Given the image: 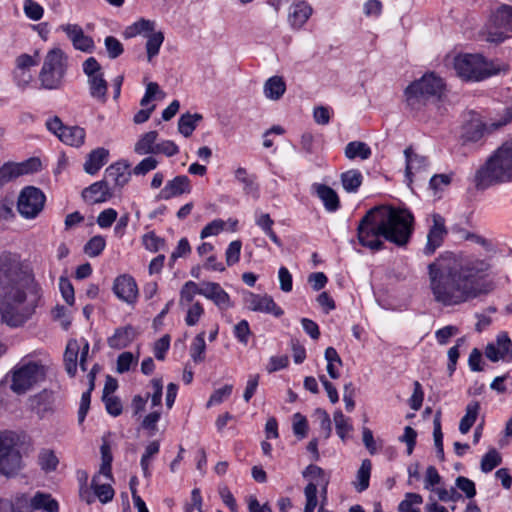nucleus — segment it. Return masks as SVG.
Instances as JSON below:
<instances>
[{"label":"nucleus","mask_w":512,"mask_h":512,"mask_svg":"<svg viewBox=\"0 0 512 512\" xmlns=\"http://www.w3.org/2000/svg\"><path fill=\"white\" fill-rule=\"evenodd\" d=\"M156 31V22L153 20L140 18L131 25L127 26L124 30V36L126 38H133L138 35L147 37Z\"/></svg>","instance_id":"28"},{"label":"nucleus","mask_w":512,"mask_h":512,"mask_svg":"<svg viewBox=\"0 0 512 512\" xmlns=\"http://www.w3.org/2000/svg\"><path fill=\"white\" fill-rule=\"evenodd\" d=\"M109 156L105 148H97L91 151L84 163V170L87 174H96L107 162Z\"/></svg>","instance_id":"25"},{"label":"nucleus","mask_w":512,"mask_h":512,"mask_svg":"<svg viewBox=\"0 0 512 512\" xmlns=\"http://www.w3.org/2000/svg\"><path fill=\"white\" fill-rule=\"evenodd\" d=\"M30 506L33 509H43L47 512H58V502L50 494L37 492L30 500Z\"/></svg>","instance_id":"35"},{"label":"nucleus","mask_w":512,"mask_h":512,"mask_svg":"<svg viewBox=\"0 0 512 512\" xmlns=\"http://www.w3.org/2000/svg\"><path fill=\"white\" fill-rule=\"evenodd\" d=\"M336 433L342 439L345 440L347 435L352 431L353 426L341 410H337L333 416Z\"/></svg>","instance_id":"46"},{"label":"nucleus","mask_w":512,"mask_h":512,"mask_svg":"<svg viewBox=\"0 0 512 512\" xmlns=\"http://www.w3.org/2000/svg\"><path fill=\"white\" fill-rule=\"evenodd\" d=\"M13 79L18 88L25 90L31 86L33 82V74L28 70L14 68Z\"/></svg>","instance_id":"51"},{"label":"nucleus","mask_w":512,"mask_h":512,"mask_svg":"<svg viewBox=\"0 0 512 512\" xmlns=\"http://www.w3.org/2000/svg\"><path fill=\"white\" fill-rule=\"evenodd\" d=\"M186 307V325L190 327L197 325L201 317L204 315L203 305L199 301H196L195 303H192Z\"/></svg>","instance_id":"48"},{"label":"nucleus","mask_w":512,"mask_h":512,"mask_svg":"<svg viewBox=\"0 0 512 512\" xmlns=\"http://www.w3.org/2000/svg\"><path fill=\"white\" fill-rule=\"evenodd\" d=\"M14 165L18 175L21 176L38 171L41 167V162L37 158H30L21 163H14Z\"/></svg>","instance_id":"59"},{"label":"nucleus","mask_w":512,"mask_h":512,"mask_svg":"<svg viewBox=\"0 0 512 512\" xmlns=\"http://www.w3.org/2000/svg\"><path fill=\"white\" fill-rule=\"evenodd\" d=\"M486 125L478 117H472L461 129V138L465 143H476L482 139Z\"/></svg>","instance_id":"21"},{"label":"nucleus","mask_w":512,"mask_h":512,"mask_svg":"<svg viewBox=\"0 0 512 512\" xmlns=\"http://www.w3.org/2000/svg\"><path fill=\"white\" fill-rule=\"evenodd\" d=\"M454 69L464 80L481 81L499 72V68L479 54H461L454 58Z\"/></svg>","instance_id":"7"},{"label":"nucleus","mask_w":512,"mask_h":512,"mask_svg":"<svg viewBox=\"0 0 512 512\" xmlns=\"http://www.w3.org/2000/svg\"><path fill=\"white\" fill-rule=\"evenodd\" d=\"M68 70V57L60 48L49 50L38 74L39 88L59 90L64 86Z\"/></svg>","instance_id":"5"},{"label":"nucleus","mask_w":512,"mask_h":512,"mask_svg":"<svg viewBox=\"0 0 512 512\" xmlns=\"http://www.w3.org/2000/svg\"><path fill=\"white\" fill-rule=\"evenodd\" d=\"M293 432L294 434L303 439L308 433V423L305 416L300 413H296L293 416Z\"/></svg>","instance_id":"61"},{"label":"nucleus","mask_w":512,"mask_h":512,"mask_svg":"<svg viewBox=\"0 0 512 512\" xmlns=\"http://www.w3.org/2000/svg\"><path fill=\"white\" fill-rule=\"evenodd\" d=\"M494 25L500 30L499 41L508 37V33L512 32V7L502 6L494 15Z\"/></svg>","instance_id":"24"},{"label":"nucleus","mask_w":512,"mask_h":512,"mask_svg":"<svg viewBox=\"0 0 512 512\" xmlns=\"http://www.w3.org/2000/svg\"><path fill=\"white\" fill-rule=\"evenodd\" d=\"M41 288L20 257L0 254V317L9 326L22 325L35 311Z\"/></svg>","instance_id":"2"},{"label":"nucleus","mask_w":512,"mask_h":512,"mask_svg":"<svg viewBox=\"0 0 512 512\" xmlns=\"http://www.w3.org/2000/svg\"><path fill=\"white\" fill-rule=\"evenodd\" d=\"M202 115L195 113L183 114L178 120V131L184 136L189 137L195 130L199 121L202 120Z\"/></svg>","instance_id":"43"},{"label":"nucleus","mask_w":512,"mask_h":512,"mask_svg":"<svg viewBox=\"0 0 512 512\" xmlns=\"http://www.w3.org/2000/svg\"><path fill=\"white\" fill-rule=\"evenodd\" d=\"M158 133L149 131L143 134L135 143L134 151L138 155L155 154L157 148Z\"/></svg>","instance_id":"31"},{"label":"nucleus","mask_w":512,"mask_h":512,"mask_svg":"<svg viewBox=\"0 0 512 512\" xmlns=\"http://www.w3.org/2000/svg\"><path fill=\"white\" fill-rule=\"evenodd\" d=\"M106 246L104 237L97 235L92 237L84 246V252L89 257L99 256Z\"/></svg>","instance_id":"49"},{"label":"nucleus","mask_w":512,"mask_h":512,"mask_svg":"<svg viewBox=\"0 0 512 512\" xmlns=\"http://www.w3.org/2000/svg\"><path fill=\"white\" fill-rule=\"evenodd\" d=\"M264 95L271 100H278L286 90V84L279 76L270 77L264 84Z\"/></svg>","instance_id":"36"},{"label":"nucleus","mask_w":512,"mask_h":512,"mask_svg":"<svg viewBox=\"0 0 512 512\" xmlns=\"http://www.w3.org/2000/svg\"><path fill=\"white\" fill-rule=\"evenodd\" d=\"M317 196L323 202L329 212H334L339 208V197L337 193L329 186L318 184L315 186Z\"/></svg>","instance_id":"30"},{"label":"nucleus","mask_w":512,"mask_h":512,"mask_svg":"<svg viewBox=\"0 0 512 512\" xmlns=\"http://www.w3.org/2000/svg\"><path fill=\"white\" fill-rule=\"evenodd\" d=\"M233 390V386L231 384H226L223 387L216 389L212 395L210 396L207 407H211L213 405H218L222 403L226 398H228Z\"/></svg>","instance_id":"56"},{"label":"nucleus","mask_w":512,"mask_h":512,"mask_svg":"<svg viewBox=\"0 0 512 512\" xmlns=\"http://www.w3.org/2000/svg\"><path fill=\"white\" fill-rule=\"evenodd\" d=\"M304 495L306 498V504L304 512H314L318 501H317V488L312 483H308L304 489Z\"/></svg>","instance_id":"58"},{"label":"nucleus","mask_w":512,"mask_h":512,"mask_svg":"<svg viewBox=\"0 0 512 512\" xmlns=\"http://www.w3.org/2000/svg\"><path fill=\"white\" fill-rule=\"evenodd\" d=\"M44 203L43 192L36 187L27 186L20 192L17 209L24 218L33 219L42 211Z\"/></svg>","instance_id":"10"},{"label":"nucleus","mask_w":512,"mask_h":512,"mask_svg":"<svg viewBox=\"0 0 512 512\" xmlns=\"http://www.w3.org/2000/svg\"><path fill=\"white\" fill-rule=\"evenodd\" d=\"M190 180L185 175H179L169 180L163 189H161L158 197L163 200H169L182 194L190 193Z\"/></svg>","instance_id":"18"},{"label":"nucleus","mask_w":512,"mask_h":512,"mask_svg":"<svg viewBox=\"0 0 512 512\" xmlns=\"http://www.w3.org/2000/svg\"><path fill=\"white\" fill-rule=\"evenodd\" d=\"M21 467V455L15 447L14 438L0 433V473L12 475Z\"/></svg>","instance_id":"9"},{"label":"nucleus","mask_w":512,"mask_h":512,"mask_svg":"<svg viewBox=\"0 0 512 512\" xmlns=\"http://www.w3.org/2000/svg\"><path fill=\"white\" fill-rule=\"evenodd\" d=\"M236 180L243 185L245 194L250 195L254 199L259 198V187L255 182V176L250 175L245 168L239 167L235 170Z\"/></svg>","instance_id":"29"},{"label":"nucleus","mask_w":512,"mask_h":512,"mask_svg":"<svg viewBox=\"0 0 512 512\" xmlns=\"http://www.w3.org/2000/svg\"><path fill=\"white\" fill-rule=\"evenodd\" d=\"M304 478L309 479V483L315 485V488H321V495L326 499L327 487L329 485L330 478L325 471L316 465L310 464L302 472Z\"/></svg>","instance_id":"23"},{"label":"nucleus","mask_w":512,"mask_h":512,"mask_svg":"<svg viewBox=\"0 0 512 512\" xmlns=\"http://www.w3.org/2000/svg\"><path fill=\"white\" fill-rule=\"evenodd\" d=\"M202 296L211 300L222 311L234 306L229 294L216 282H204Z\"/></svg>","instance_id":"16"},{"label":"nucleus","mask_w":512,"mask_h":512,"mask_svg":"<svg viewBox=\"0 0 512 512\" xmlns=\"http://www.w3.org/2000/svg\"><path fill=\"white\" fill-rule=\"evenodd\" d=\"M87 83L90 96L100 103H105L107 101L108 83L104 74L87 78Z\"/></svg>","instance_id":"27"},{"label":"nucleus","mask_w":512,"mask_h":512,"mask_svg":"<svg viewBox=\"0 0 512 512\" xmlns=\"http://www.w3.org/2000/svg\"><path fill=\"white\" fill-rule=\"evenodd\" d=\"M23 10L25 15L33 21L40 20L44 13L43 7L34 0H25Z\"/></svg>","instance_id":"52"},{"label":"nucleus","mask_w":512,"mask_h":512,"mask_svg":"<svg viewBox=\"0 0 512 512\" xmlns=\"http://www.w3.org/2000/svg\"><path fill=\"white\" fill-rule=\"evenodd\" d=\"M242 243L240 240L232 241L225 252L226 263L228 266L236 264L240 259Z\"/></svg>","instance_id":"57"},{"label":"nucleus","mask_w":512,"mask_h":512,"mask_svg":"<svg viewBox=\"0 0 512 512\" xmlns=\"http://www.w3.org/2000/svg\"><path fill=\"white\" fill-rule=\"evenodd\" d=\"M142 243L150 252H158L165 246V240L151 231L143 235Z\"/></svg>","instance_id":"50"},{"label":"nucleus","mask_w":512,"mask_h":512,"mask_svg":"<svg viewBox=\"0 0 512 512\" xmlns=\"http://www.w3.org/2000/svg\"><path fill=\"white\" fill-rule=\"evenodd\" d=\"M73 44V47L83 52H92L94 49L93 39L84 34L81 26L78 24H63L59 27Z\"/></svg>","instance_id":"15"},{"label":"nucleus","mask_w":512,"mask_h":512,"mask_svg":"<svg viewBox=\"0 0 512 512\" xmlns=\"http://www.w3.org/2000/svg\"><path fill=\"white\" fill-rule=\"evenodd\" d=\"M130 177L129 165L124 162L111 164L106 168L104 174V180L108 185L112 184L113 189L123 188L129 182Z\"/></svg>","instance_id":"17"},{"label":"nucleus","mask_w":512,"mask_h":512,"mask_svg":"<svg viewBox=\"0 0 512 512\" xmlns=\"http://www.w3.org/2000/svg\"><path fill=\"white\" fill-rule=\"evenodd\" d=\"M492 265L488 258L444 252L428 265L433 299L443 306L463 304L493 289L487 280Z\"/></svg>","instance_id":"1"},{"label":"nucleus","mask_w":512,"mask_h":512,"mask_svg":"<svg viewBox=\"0 0 512 512\" xmlns=\"http://www.w3.org/2000/svg\"><path fill=\"white\" fill-rule=\"evenodd\" d=\"M432 225L427 234V242L423 248V253L427 256L432 255L439 247L442 246L444 238L448 231L445 225V219L440 214L431 216Z\"/></svg>","instance_id":"11"},{"label":"nucleus","mask_w":512,"mask_h":512,"mask_svg":"<svg viewBox=\"0 0 512 512\" xmlns=\"http://www.w3.org/2000/svg\"><path fill=\"white\" fill-rule=\"evenodd\" d=\"M480 410V404L477 401H471L466 406V413L460 420L459 431L462 434H467L471 427L476 422Z\"/></svg>","instance_id":"37"},{"label":"nucleus","mask_w":512,"mask_h":512,"mask_svg":"<svg viewBox=\"0 0 512 512\" xmlns=\"http://www.w3.org/2000/svg\"><path fill=\"white\" fill-rule=\"evenodd\" d=\"M371 154V148L361 141L349 142L345 147V156L350 160L355 158L366 160L371 156Z\"/></svg>","instance_id":"40"},{"label":"nucleus","mask_w":512,"mask_h":512,"mask_svg":"<svg viewBox=\"0 0 512 512\" xmlns=\"http://www.w3.org/2000/svg\"><path fill=\"white\" fill-rule=\"evenodd\" d=\"M59 289L65 302L68 305H73L75 301L74 288L68 278L60 277Z\"/></svg>","instance_id":"60"},{"label":"nucleus","mask_w":512,"mask_h":512,"mask_svg":"<svg viewBox=\"0 0 512 512\" xmlns=\"http://www.w3.org/2000/svg\"><path fill=\"white\" fill-rule=\"evenodd\" d=\"M112 194L107 181L104 179L91 184L82 192L84 200L93 204L107 201L112 197Z\"/></svg>","instance_id":"20"},{"label":"nucleus","mask_w":512,"mask_h":512,"mask_svg":"<svg viewBox=\"0 0 512 512\" xmlns=\"http://www.w3.org/2000/svg\"><path fill=\"white\" fill-rule=\"evenodd\" d=\"M226 228V222L222 219H215L208 223L200 233V238L205 239L207 237L216 236Z\"/></svg>","instance_id":"54"},{"label":"nucleus","mask_w":512,"mask_h":512,"mask_svg":"<svg viewBox=\"0 0 512 512\" xmlns=\"http://www.w3.org/2000/svg\"><path fill=\"white\" fill-rule=\"evenodd\" d=\"M85 135V130L79 126H66L59 139L67 145L79 147L84 143Z\"/></svg>","instance_id":"32"},{"label":"nucleus","mask_w":512,"mask_h":512,"mask_svg":"<svg viewBox=\"0 0 512 512\" xmlns=\"http://www.w3.org/2000/svg\"><path fill=\"white\" fill-rule=\"evenodd\" d=\"M157 165L158 161L154 157H146L133 168V174L145 175L148 172L154 170L157 167Z\"/></svg>","instance_id":"63"},{"label":"nucleus","mask_w":512,"mask_h":512,"mask_svg":"<svg viewBox=\"0 0 512 512\" xmlns=\"http://www.w3.org/2000/svg\"><path fill=\"white\" fill-rule=\"evenodd\" d=\"M80 350V344L77 340H70L67 343L64 354L65 369L67 373L74 377L77 372V358Z\"/></svg>","instance_id":"33"},{"label":"nucleus","mask_w":512,"mask_h":512,"mask_svg":"<svg viewBox=\"0 0 512 512\" xmlns=\"http://www.w3.org/2000/svg\"><path fill=\"white\" fill-rule=\"evenodd\" d=\"M313 13L312 7L305 1L293 2L289 8L288 22L293 29H301Z\"/></svg>","instance_id":"19"},{"label":"nucleus","mask_w":512,"mask_h":512,"mask_svg":"<svg viewBox=\"0 0 512 512\" xmlns=\"http://www.w3.org/2000/svg\"><path fill=\"white\" fill-rule=\"evenodd\" d=\"M135 336L136 332L132 326L121 327L108 338V345L114 349H123L134 340Z\"/></svg>","instance_id":"26"},{"label":"nucleus","mask_w":512,"mask_h":512,"mask_svg":"<svg viewBox=\"0 0 512 512\" xmlns=\"http://www.w3.org/2000/svg\"><path fill=\"white\" fill-rule=\"evenodd\" d=\"M159 449H160V445L157 441L150 442L145 448L144 454L142 455L141 460H140V465H141V468L143 471V475L146 478L150 477V475H151L149 467H150L152 458L156 454H158Z\"/></svg>","instance_id":"45"},{"label":"nucleus","mask_w":512,"mask_h":512,"mask_svg":"<svg viewBox=\"0 0 512 512\" xmlns=\"http://www.w3.org/2000/svg\"><path fill=\"white\" fill-rule=\"evenodd\" d=\"M414 217L405 208L378 206L370 209L360 220L357 227L359 243L371 250H380L383 241L398 246L408 243L413 231Z\"/></svg>","instance_id":"3"},{"label":"nucleus","mask_w":512,"mask_h":512,"mask_svg":"<svg viewBox=\"0 0 512 512\" xmlns=\"http://www.w3.org/2000/svg\"><path fill=\"white\" fill-rule=\"evenodd\" d=\"M363 181L362 173L357 169H351L341 174V183L348 193L357 192Z\"/></svg>","instance_id":"39"},{"label":"nucleus","mask_w":512,"mask_h":512,"mask_svg":"<svg viewBox=\"0 0 512 512\" xmlns=\"http://www.w3.org/2000/svg\"><path fill=\"white\" fill-rule=\"evenodd\" d=\"M104 44L110 59L118 58L124 51L122 43L113 36H107Z\"/></svg>","instance_id":"55"},{"label":"nucleus","mask_w":512,"mask_h":512,"mask_svg":"<svg viewBox=\"0 0 512 512\" xmlns=\"http://www.w3.org/2000/svg\"><path fill=\"white\" fill-rule=\"evenodd\" d=\"M160 96L164 98L165 94L160 90L159 85L156 82H150L146 85V91L143 98L140 101V105L145 107L153 98Z\"/></svg>","instance_id":"64"},{"label":"nucleus","mask_w":512,"mask_h":512,"mask_svg":"<svg viewBox=\"0 0 512 512\" xmlns=\"http://www.w3.org/2000/svg\"><path fill=\"white\" fill-rule=\"evenodd\" d=\"M372 464L369 459H364L356 474L354 487L358 492H363L369 487Z\"/></svg>","instance_id":"42"},{"label":"nucleus","mask_w":512,"mask_h":512,"mask_svg":"<svg viewBox=\"0 0 512 512\" xmlns=\"http://www.w3.org/2000/svg\"><path fill=\"white\" fill-rule=\"evenodd\" d=\"M246 307L255 312L272 314L275 317L283 315L284 311L268 295H259L253 292L244 293L243 297Z\"/></svg>","instance_id":"12"},{"label":"nucleus","mask_w":512,"mask_h":512,"mask_svg":"<svg viewBox=\"0 0 512 512\" xmlns=\"http://www.w3.org/2000/svg\"><path fill=\"white\" fill-rule=\"evenodd\" d=\"M45 377L44 366L34 361H21L11 371V390L18 394H24L32 389Z\"/></svg>","instance_id":"8"},{"label":"nucleus","mask_w":512,"mask_h":512,"mask_svg":"<svg viewBox=\"0 0 512 512\" xmlns=\"http://www.w3.org/2000/svg\"><path fill=\"white\" fill-rule=\"evenodd\" d=\"M475 181L480 188L512 181V140L504 142L493 152L477 170Z\"/></svg>","instance_id":"4"},{"label":"nucleus","mask_w":512,"mask_h":512,"mask_svg":"<svg viewBox=\"0 0 512 512\" xmlns=\"http://www.w3.org/2000/svg\"><path fill=\"white\" fill-rule=\"evenodd\" d=\"M406 159V176L411 180V177L426 171L428 167V160L425 156L416 153L411 147L404 150Z\"/></svg>","instance_id":"22"},{"label":"nucleus","mask_w":512,"mask_h":512,"mask_svg":"<svg viewBox=\"0 0 512 512\" xmlns=\"http://www.w3.org/2000/svg\"><path fill=\"white\" fill-rule=\"evenodd\" d=\"M205 332L198 333L190 346V356L195 363H201L205 359Z\"/></svg>","instance_id":"44"},{"label":"nucleus","mask_w":512,"mask_h":512,"mask_svg":"<svg viewBox=\"0 0 512 512\" xmlns=\"http://www.w3.org/2000/svg\"><path fill=\"white\" fill-rule=\"evenodd\" d=\"M455 485L467 498H473L476 495L475 483L467 477L459 476L455 480Z\"/></svg>","instance_id":"62"},{"label":"nucleus","mask_w":512,"mask_h":512,"mask_svg":"<svg viewBox=\"0 0 512 512\" xmlns=\"http://www.w3.org/2000/svg\"><path fill=\"white\" fill-rule=\"evenodd\" d=\"M113 292L120 300L127 304H134L138 298L136 281L127 274L120 275L114 280Z\"/></svg>","instance_id":"14"},{"label":"nucleus","mask_w":512,"mask_h":512,"mask_svg":"<svg viewBox=\"0 0 512 512\" xmlns=\"http://www.w3.org/2000/svg\"><path fill=\"white\" fill-rule=\"evenodd\" d=\"M486 357L492 362L499 360L512 362V341L506 332L497 335L494 343H489L485 349Z\"/></svg>","instance_id":"13"},{"label":"nucleus","mask_w":512,"mask_h":512,"mask_svg":"<svg viewBox=\"0 0 512 512\" xmlns=\"http://www.w3.org/2000/svg\"><path fill=\"white\" fill-rule=\"evenodd\" d=\"M145 44L147 61L151 63L153 59L159 54L160 48L164 42V33L161 30H156L152 34L147 35Z\"/></svg>","instance_id":"38"},{"label":"nucleus","mask_w":512,"mask_h":512,"mask_svg":"<svg viewBox=\"0 0 512 512\" xmlns=\"http://www.w3.org/2000/svg\"><path fill=\"white\" fill-rule=\"evenodd\" d=\"M39 62V53L36 51L34 55L21 54L15 59V68L31 71V68Z\"/></svg>","instance_id":"53"},{"label":"nucleus","mask_w":512,"mask_h":512,"mask_svg":"<svg viewBox=\"0 0 512 512\" xmlns=\"http://www.w3.org/2000/svg\"><path fill=\"white\" fill-rule=\"evenodd\" d=\"M91 487L94 491L95 497L102 503L110 502L114 497V489L109 482H101L99 476H94L91 482Z\"/></svg>","instance_id":"41"},{"label":"nucleus","mask_w":512,"mask_h":512,"mask_svg":"<svg viewBox=\"0 0 512 512\" xmlns=\"http://www.w3.org/2000/svg\"><path fill=\"white\" fill-rule=\"evenodd\" d=\"M442 78L434 73H426L420 79L412 82L405 89L407 105L413 110H419L431 98H439L444 90Z\"/></svg>","instance_id":"6"},{"label":"nucleus","mask_w":512,"mask_h":512,"mask_svg":"<svg viewBox=\"0 0 512 512\" xmlns=\"http://www.w3.org/2000/svg\"><path fill=\"white\" fill-rule=\"evenodd\" d=\"M502 458L495 448H491L481 459L480 468L484 473L491 472L501 464Z\"/></svg>","instance_id":"47"},{"label":"nucleus","mask_w":512,"mask_h":512,"mask_svg":"<svg viewBox=\"0 0 512 512\" xmlns=\"http://www.w3.org/2000/svg\"><path fill=\"white\" fill-rule=\"evenodd\" d=\"M204 290V283L198 285L194 281H187L181 288L179 304L182 307L191 305L194 302L196 295L202 296Z\"/></svg>","instance_id":"34"}]
</instances>
